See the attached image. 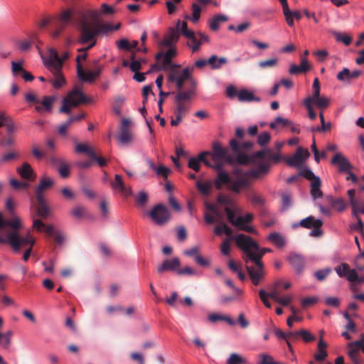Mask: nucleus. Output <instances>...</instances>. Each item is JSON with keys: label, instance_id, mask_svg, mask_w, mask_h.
Masks as SVG:
<instances>
[{"label": "nucleus", "instance_id": "f257e3e1", "mask_svg": "<svg viewBox=\"0 0 364 364\" xmlns=\"http://www.w3.org/2000/svg\"><path fill=\"white\" fill-rule=\"evenodd\" d=\"M282 159L285 160L279 153H273L270 149H262L250 156L239 154L237 157V163L241 164L251 163L255 165V167L247 171L235 169L234 171L235 177L234 178H231L227 171L218 167L219 171L214 181V185L218 190L225 187L226 190L235 194L248 192L253 179L259 178L269 172L271 166L270 161L278 163Z\"/></svg>", "mask_w": 364, "mask_h": 364}, {"label": "nucleus", "instance_id": "f03ea898", "mask_svg": "<svg viewBox=\"0 0 364 364\" xmlns=\"http://www.w3.org/2000/svg\"><path fill=\"white\" fill-rule=\"evenodd\" d=\"M23 225L21 218L17 215H13L11 219L4 220L1 213H0V242H7L15 251H19L21 248L29 245V247L23 254L24 261H27L31 253L32 246L36 240L28 232L25 236H21L18 230Z\"/></svg>", "mask_w": 364, "mask_h": 364}, {"label": "nucleus", "instance_id": "7ed1b4c3", "mask_svg": "<svg viewBox=\"0 0 364 364\" xmlns=\"http://www.w3.org/2000/svg\"><path fill=\"white\" fill-rule=\"evenodd\" d=\"M232 239L235 240L237 246L243 251L247 257H250L251 252H253V254L259 257L258 259L261 261L263 255L270 251V250L267 248L260 249L255 241L250 237L244 234L237 235L234 236Z\"/></svg>", "mask_w": 364, "mask_h": 364}, {"label": "nucleus", "instance_id": "20e7f679", "mask_svg": "<svg viewBox=\"0 0 364 364\" xmlns=\"http://www.w3.org/2000/svg\"><path fill=\"white\" fill-rule=\"evenodd\" d=\"M225 212L228 221L237 229L247 232L256 233L255 229L249 225L253 218L252 213H247L244 216H236L235 210L228 207L225 208Z\"/></svg>", "mask_w": 364, "mask_h": 364}, {"label": "nucleus", "instance_id": "39448f33", "mask_svg": "<svg viewBox=\"0 0 364 364\" xmlns=\"http://www.w3.org/2000/svg\"><path fill=\"white\" fill-rule=\"evenodd\" d=\"M177 28L181 31V33L189 40L188 45L191 47L193 52H196L200 49L202 43L209 41L208 36L199 32L198 35L200 38L198 39L195 33L187 28V23L185 21H177Z\"/></svg>", "mask_w": 364, "mask_h": 364}, {"label": "nucleus", "instance_id": "423d86ee", "mask_svg": "<svg viewBox=\"0 0 364 364\" xmlns=\"http://www.w3.org/2000/svg\"><path fill=\"white\" fill-rule=\"evenodd\" d=\"M258 259L259 257L253 254V252H251L250 257H247L246 256L245 257V262L246 263L248 262V260H250L255 264V266L247 265L246 269L252 284L255 286L259 284L265 274L264 265Z\"/></svg>", "mask_w": 364, "mask_h": 364}, {"label": "nucleus", "instance_id": "0eeeda50", "mask_svg": "<svg viewBox=\"0 0 364 364\" xmlns=\"http://www.w3.org/2000/svg\"><path fill=\"white\" fill-rule=\"evenodd\" d=\"M98 35L97 26L89 23L85 21L81 22V35L79 42L82 44L91 42L85 49H78V51H84L90 49L96 44V36Z\"/></svg>", "mask_w": 364, "mask_h": 364}, {"label": "nucleus", "instance_id": "6e6552de", "mask_svg": "<svg viewBox=\"0 0 364 364\" xmlns=\"http://www.w3.org/2000/svg\"><path fill=\"white\" fill-rule=\"evenodd\" d=\"M85 102H87V98L82 91L79 88H75L64 98L60 112L68 114L73 107H77Z\"/></svg>", "mask_w": 364, "mask_h": 364}, {"label": "nucleus", "instance_id": "1a4fd4ad", "mask_svg": "<svg viewBox=\"0 0 364 364\" xmlns=\"http://www.w3.org/2000/svg\"><path fill=\"white\" fill-rule=\"evenodd\" d=\"M346 354L353 364H360V352L364 353V336L346 344Z\"/></svg>", "mask_w": 364, "mask_h": 364}, {"label": "nucleus", "instance_id": "9d476101", "mask_svg": "<svg viewBox=\"0 0 364 364\" xmlns=\"http://www.w3.org/2000/svg\"><path fill=\"white\" fill-rule=\"evenodd\" d=\"M152 221L157 225H164L170 220V213L168 208L162 205H155L149 212Z\"/></svg>", "mask_w": 364, "mask_h": 364}, {"label": "nucleus", "instance_id": "9b49d317", "mask_svg": "<svg viewBox=\"0 0 364 364\" xmlns=\"http://www.w3.org/2000/svg\"><path fill=\"white\" fill-rule=\"evenodd\" d=\"M168 49L166 52H159L156 55V60L161 63L159 70H166L172 67H177L178 65L171 64L172 58L176 55V50L174 47H168Z\"/></svg>", "mask_w": 364, "mask_h": 364}, {"label": "nucleus", "instance_id": "f8f14e48", "mask_svg": "<svg viewBox=\"0 0 364 364\" xmlns=\"http://www.w3.org/2000/svg\"><path fill=\"white\" fill-rule=\"evenodd\" d=\"M176 67L170 68L171 72L168 77L170 82H175L178 89L181 90L183 87L184 82L188 79L190 76V70L188 68H184L183 70H178L175 69Z\"/></svg>", "mask_w": 364, "mask_h": 364}, {"label": "nucleus", "instance_id": "ddd939ff", "mask_svg": "<svg viewBox=\"0 0 364 364\" xmlns=\"http://www.w3.org/2000/svg\"><path fill=\"white\" fill-rule=\"evenodd\" d=\"M309 156L310 154L308 149L299 146L295 154L291 157L285 159V161L289 166L299 167Z\"/></svg>", "mask_w": 364, "mask_h": 364}, {"label": "nucleus", "instance_id": "4468645a", "mask_svg": "<svg viewBox=\"0 0 364 364\" xmlns=\"http://www.w3.org/2000/svg\"><path fill=\"white\" fill-rule=\"evenodd\" d=\"M131 122L127 119H123L122 120L120 132L117 136V139L122 145H127L132 143L133 140V134L131 130L129 129Z\"/></svg>", "mask_w": 364, "mask_h": 364}, {"label": "nucleus", "instance_id": "2eb2a0df", "mask_svg": "<svg viewBox=\"0 0 364 364\" xmlns=\"http://www.w3.org/2000/svg\"><path fill=\"white\" fill-rule=\"evenodd\" d=\"M101 73L100 68L91 70H84L80 64L77 65V75L80 80L84 82H92Z\"/></svg>", "mask_w": 364, "mask_h": 364}, {"label": "nucleus", "instance_id": "dca6fc26", "mask_svg": "<svg viewBox=\"0 0 364 364\" xmlns=\"http://www.w3.org/2000/svg\"><path fill=\"white\" fill-rule=\"evenodd\" d=\"M53 75L49 82L55 89H59L65 85L66 80L61 72L62 67H53L48 68Z\"/></svg>", "mask_w": 364, "mask_h": 364}, {"label": "nucleus", "instance_id": "f3484780", "mask_svg": "<svg viewBox=\"0 0 364 364\" xmlns=\"http://www.w3.org/2000/svg\"><path fill=\"white\" fill-rule=\"evenodd\" d=\"M179 32L181 33V31L177 27L170 28L164 39L160 42L159 48L162 49L164 47H174L175 43L178 41Z\"/></svg>", "mask_w": 364, "mask_h": 364}, {"label": "nucleus", "instance_id": "a211bd4d", "mask_svg": "<svg viewBox=\"0 0 364 364\" xmlns=\"http://www.w3.org/2000/svg\"><path fill=\"white\" fill-rule=\"evenodd\" d=\"M16 172L21 178L26 180L28 182H33L36 178V174L34 170L27 162H25L21 166L17 167Z\"/></svg>", "mask_w": 364, "mask_h": 364}, {"label": "nucleus", "instance_id": "6ab92c4d", "mask_svg": "<svg viewBox=\"0 0 364 364\" xmlns=\"http://www.w3.org/2000/svg\"><path fill=\"white\" fill-rule=\"evenodd\" d=\"M331 164L336 166L340 172H348L353 168L348 160L341 153H336L333 156Z\"/></svg>", "mask_w": 364, "mask_h": 364}, {"label": "nucleus", "instance_id": "aec40b11", "mask_svg": "<svg viewBox=\"0 0 364 364\" xmlns=\"http://www.w3.org/2000/svg\"><path fill=\"white\" fill-rule=\"evenodd\" d=\"M306 101L309 102L311 105H315L318 109L323 112V110L327 108L330 105V100L327 97L321 96L320 94H318L316 97H314V95H310L304 99Z\"/></svg>", "mask_w": 364, "mask_h": 364}, {"label": "nucleus", "instance_id": "412c9836", "mask_svg": "<svg viewBox=\"0 0 364 364\" xmlns=\"http://www.w3.org/2000/svg\"><path fill=\"white\" fill-rule=\"evenodd\" d=\"M225 282L232 289L233 294L232 296H221L220 302L222 304H228L230 301L238 300L240 297L242 296L243 291L241 289L236 287L230 279H225Z\"/></svg>", "mask_w": 364, "mask_h": 364}, {"label": "nucleus", "instance_id": "4be33fe9", "mask_svg": "<svg viewBox=\"0 0 364 364\" xmlns=\"http://www.w3.org/2000/svg\"><path fill=\"white\" fill-rule=\"evenodd\" d=\"M53 184L54 181L51 177L47 176L41 177L36 189V197L38 198L39 200H41L42 196H43V192L51 188Z\"/></svg>", "mask_w": 364, "mask_h": 364}, {"label": "nucleus", "instance_id": "5701e85b", "mask_svg": "<svg viewBox=\"0 0 364 364\" xmlns=\"http://www.w3.org/2000/svg\"><path fill=\"white\" fill-rule=\"evenodd\" d=\"M55 100V96H44L41 100H39L38 104L36 105L35 109L39 113L50 112Z\"/></svg>", "mask_w": 364, "mask_h": 364}, {"label": "nucleus", "instance_id": "b1692460", "mask_svg": "<svg viewBox=\"0 0 364 364\" xmlns=\"http://www.w3.org/2000/svg\"><path fill=\"white\" fill-rule=\"evenodd\" d=\"M111 186L113 190L120 193L123 196L127 197L132 194L131 188L127 187L123 183L122 176L116 174L114 176V181L111 183Z\"/></svg>", "mask_w": 364, "mask_h": 364}, {"label": "nucleus", "instance_id": "393cba45", "mask_svg": "<svg viewBox=\"0 0 364 364\" xmlns=\"http://www.w3.org/2000/svg\"><path fill=\"white\" fill-rule=\"evenodd\" d=\"M49 58L44 60V65L47 68L53 67H63V60L58 55L57 50L54 48L49 50Z\"/></svg>", "mask_w": 364, "mask_h": 364}, {"label": "nucleus", "instance_id": "a878e982", "mask_svg": "<svg viewBox=\"0 0 364 364\" xmlns=\"http://www.w3.org/2000/svg\"><path fill=\"white\" fill-rule=\"evenodd\" d=\"M180 264V261L176 257L171 259H166L161 265L157 267V270L160 273L164 271H178Z\"/></svg>", "mask_w": 364, "mask_h": 364}, {"label": "nucleus", "instance_id": "bb28decb", "mask_svg": "<svg viewBox=\"0 0 364 364\" xmlns=\"http://www.w3.org/2000/svg\"><path fill=\"white\" fill-rule=\"evenodd\" d=\"M210 154V152L204 151L200 153L197 158H191L188 161V167L195 171H198L200 168L201 161H203L207 166H210L209 162L205 159V157Z\"/></svg>", "mask_w": 364, "mask_h": 364}, {"label": "nucleus", "instance_id": "cd10ccee", "mask_svg": "<svg viewBox=\"0 0 364 364\" xmlns=\"http://www.w3.org/2000/svg\"><path fill=\"white\" fill-rule=\"evenodd\" d=\"M323 225V222L320 219H315L313 216H309L300 221L299 224L293 225L294 228H296L299 225L305 228H321Z\"/></svg>", "mask_w": 364, "mask_h": 364}, {"label": "nucleus", "instance_id": "c85d7f7f", "mask_svg": "<svg viewBox=\"0 0 364 364\" xmlns=\"http://www.w3.org/2000/svg\"><path fill=\"white\" fill-rule=\"evenodd\" d=\"M213 150L212 158L214 161L226 159L228 149L223 147L220 143L214 142L213 144Z\"/></svg>", "mask_w": 364, "mask_h": 364}, {"label": "nucleus", "instance_id": "c756f323", "mask_svg": "<svg viewBox=\"0 0 364 364\" xmlns=\"http://www.w3.org/2000/svg\"><path fill=\"white\" fill-rule=\"evenodd\" d=\"M326 348L327 344L321 338L318 343L317 353L314 355V358L316 361L321 362L326 358L328 355Z\"/></svg>", "mask_w": 364, "mask_h": 364}, {"label": "nucleus", "instance_id": "7c9ffc66", "mask_svg": "<svg viewBox=\"0 0 364 364\" xmlns=\"http://www.w3.org/2000/svg\"><path fill=\"white\" fill-rule=\"evenodd\" d=\"M361 74L360 70H353L350 72L348 68H343L338 74L337 75L338 80L341 81L345 80H350L351 79L358 77Z\"/></svg>", "mask_w": 364, "mask_h": 364}, {"label": "nucleus", "instance_id": "2f4dec72", "mask_svg": "<svg viewBox=\"0 0 364 364\" xmlns=\"http://www.w3.org/2000/svg\"><path fill=\"white\" fill-rule=\"evenodd\" d=\"M196 186L200 194L208 196L212 191L213 182L211 181H198Z\"/></svg>", "mask_w": 364, "mask_h": 364}, {"label": "nucleus", "instance_id": "473e14b6", "mask_svg": "<svg viewBox=\"0 0 364 364\" xmlns=\"http://www.w3.org/2000/svg\"><path fill=\"white\" fill-rule=\"evenodd\" d=\"M14 333L11 330H7L4 333L0 331V346L4 349H9L12 341Z\"/></svg>", "mask_w": 364, "mask_h": 364}, {"label": "nucleus", "instance_id": "72a5a7b5", "mask_svg": "<svg viewBox=\"0 0 364 364\" xmlns=\"http://www.w3.org/2000/svg\"><path fill=\"white\" fill-rule=\"evenodd\" d=\"M192 15L189 16L188 14L185 15L184 18L186 19L190 20L193 23H196L198 22L200 18L201 14V8L198 3H193L191 6Z\"/></svg>", "mask_w": 364, "mask_h": 364}, {"label": "nucleus", "instance_id": "f704fd0d", "mask_svg": "<svg viewBox=\"0 0 364 364\" xmlns=\"http://www.w3.org/2000/svg\"><path fill=\"white\" fill-rule=\"evenodd\" d=\"M347 280L352 283V284L364 283V274H359L355 269H350L347 275Z\"/></svg>", "mask_w": 364, "mask_h": 364}, {"label": "nucleus", "instance_id": "c9c22d12", "mask_svg": "<svg viewBox=\"0 0 364 364\" xmlns=\"http://www.w3.org/2000/svg\"><path fill=\"white\" fill-rule=\"evenodd\" d=\"M208 319L213 323L220 321H223L227 322L230 326H234L235 324V321L230 316L220 314H210L208 315Z\"/></svg>", "mask_w": 364, "mask_h": 364}, {"label": "nucleus", "instance_id": "e433bc0d", "mask_svg": "<svg viewBox=\"0 0 364 364\" xmlns=\"http://www.w3.org/2000/svg\"><path fill=\"white\" fill-rule=\"evenodd\" d=\"M321 181L320 178H316L314 181L311 182V196L313 199H317L322 197L323 193L321 190Z\"/></svg>", "mask_w": 364, "mask_h": 364}, {"label": "nucleus", "instance_id": "4c0bfd02", "mask_svg": "<svg viewBox=\"0 0 364 364\" xmlns=\"http://www.w3.org/2000/svg\"><path fill=\"white\" fill-rule=\"evenodd\" d=\"M228 19L227 16L225 14H218L214 16L209 21L210 28L213 31H218L220 28V23L227 21Z\"/></svg>", "mask_w": 364, "mask_h": 364}, {"label": "nucleus", "instance_id": "58836bf2", "mask_svg": "<svg viewBox=\"0 0 364 364\" xmlns=\"http://www.w3.org/2000/svg\"><path fill=\"white\" fill-rule=\"evenodd\" d=\"M208 65L213 70L219 69L224 64H226L228 60L225 57L218 58L217 55H213L208 59Z\"/></svg>", "mask_w": 364, "mask_h": 364}, {"label": "nucleus", "instance_id": "ea45409f", "mask_svg": "<svg viewBox=\"0 0 364 364\" xmlns=\"http://www.w3.org/2000/svg\"><path fill=\"white\" fill-rule=\"evenodd\" d=\"M291 266L297 271L301 272L304 267V259L299 255L293 254L289 257Z\"/></svg>", "mask_w": 364, "mask_h": 364}, {"label": "nucleus", "instance_id": "a19ab883", "mask_svg": "<svg viewBox=\"0 0 364 364\" xmlns=\"http://www.w3.org/2000/svg\"><path fill=\"white\" fill-rule=\"evenodd\" d=\"M238 100L240 102H252L257 101L259 102L260 99L259 97H255L254 94L246 89H242L238 92Z\"/></svg>", "mask_w": 364, "mask_h": 364}, {"label": "nucleus", "instance_id": "79ce46f5", "mask_svg": "<svg viewBox=\"0 0 364 364\" xmlns=\"http://www.w3.org/2000/svg\"><path fill=\"white\" fill-rule=\"evenodd\" d=\"M38 206L37 208V214L43 218L47 217L50 213V208L46 204L44 199V196H42V200H40L38 198H36Z\"/></svg>", "mask_w": 364, "mask_h": 364}, {"label": "nucleus", "instance_id": "37998d69", "mask_svg": "<svg viewBox=\"0 0 364 364\" xmlns=\"http://www.w3.org/2000/svg\"><path fill=\"white\" fill-rule=\"evenodd\" d=\"M226 364H248V360L238 353H232L226 360Z\"/></svg>", "mask_w": 364, "mask_h": 364}, {"label": "nucleus", "instance_id": "c03bdc74", "mask_svg": "<svg viewBox=\"0 0 364 364\" xmlns=\"http://www.w3.org/2000/svg\"><path fill=\"white\" fill-rule=\"evenodd\" d=\"M267 239L275 246L282 247L285 244L284 237L277 232H273L269 235Z\"/></svg>", "mask_w": 364, "mask_h": 364}, {"label": "nucleus", "instance_id": "a18cd8bd", "mask_svg": "<svg viewBox=\"0 0 364 364\" xmlns=\"http://www.w3.org/2000/svg\"><path fill=\"white\" fill-rule=\"evenodd\" d=\"M288 124H290V120L288 119L277 117L273 122H270L269 127L272 129H277L279 127H287Z\"/></svg>", "mask_w": 364, "mask_h": 364}, {"label": "nucleus", "instance_id": "49530a36", "mask_svg": "<svg viewBox=\"0 0 364 364\" xmlns=\"http://www.w3.org/2000/svg\"><path fill=\"white\" fill-rule=\"evenodd\" d=\"M193 95V91L178 92L176 95V101H179L182 103L190 105Z\"/></svg>", "mask_w": 364, "mask_h": 364}, {"label": "nucleus", "instance_id": "de8ad7c7", "mask_svg": "<svg viewBox=\"0 0 364 364\" xmlns=\"http://www.w3.org/2000/svg\"><path fill=\"white\" fill-rule=\"evenodd\" d=\"M75 150L77 153H85L90 157L94 156L95 152L87 144L78 143L76 144Z\"/></svg>", "mask_w": 364, "mask_h": 364}, {"label": "nucleus", "instance_id": "09e8293b", "mask_svg": "<svg viewBox=\"0 0 364 364\" xmlns=\"http://www.w3.org/2000/svg\"><path fill=\"white\" fill-rule=\"evenodd\" d=\"M120 24H117L115 26H112L110 23H105L100 26H97V31H98V34L104 33L106 34L109 32H112L113 31L118 30L119 28Z\"/></svg>", "mask_w": 364, "mask_h": 364}, {"label": "nucleus", "instance_id": "8fccbe9b", "mask_svg": "<svg viewBox=\"0 0 364 364\" xmlns=\"http://www.w3.org/2000/svg\"><path fill=\"white\" fill-rule=\"evenodd\" d=\"M333 34L337 41L341 42L346 46H349L352 42V37L348 33L334 32Z\"/></svg>", "mask_w": 364, "mask_h": 364}, {"label": "nucleus", "instance_id": "3c124183", "mask_svg": "<svg viewBox=\"0 0 364 364\" xmlns=\"http://www.w3.org/2000/svg\"><path fill=\"white\" fill-rule=\"evenodd\" d=\"M319 118L321 120V127H318L316 128H312V132H326L331 129V123L328 122L326 123V121L324 120V115L323 112L321 111L319 113Z\"/></svg>", "mask_w": 364, "mask_h": 364}, {"label": "nucleus", "instance_id": "603ef678", "mask_svg": "<svg viewBox=\"0 0 364 364\" xmlns=\"http://www.w3.org/2000/svg\"><path fill=\"white\" fill-rule=\"evenodd\" d=\"M72 16H73V14L70 10L63 11L59 16V21L60 22V26L65 27L71 21Z\"/></svg>", "mask_w": 364, "mask_h": 364}, {"label": "nucleus", "instance_id": "864d4df0", "mask_svg": "<svg viewBox=\"0 0 364 364\" xmlns=\"http://www.w3.org/2000/svg\"><path fill=\"white\" fill-rule=\"evenodd\" d=\"M36 38V33H32L31 34V39H28V40H24V41H20L18 43L17 46H18V48L21 50V51H26L28 50L32 43H33V41Z\"/></svg>", "mask_w": 364, "mask_h": 364}, {"label": "nucleus", "instance_id": "5fc2aeb1", "mask_svg": "<svg viewBox=\"0 0 364 364\" xmlns=\"http://www.w3.org/2000/svg\"><path fill=\"white\" fill-rule=\"evenodd\" d=\"M291 334L293 335V338L301 336L303 340L306 342H311L315 339V337L309 331L306 330H301L299 331L291 333Z\"/></svg>", "mask_w": 364, "mask_h": 364}, {"label": "nucleus", "instance_id": "6e6d98bb", "mask_svg": "<svg viewBox=\"0 0 364 364\" xmlns=\"http://www.w3.org/2000/svg\"><path fill=\"white\" fill-rule=\"evenodd\" d=\"M176 109L175 112V114H178L181 116H183L185 114H186L190 108V105L182 103L179 101H176Z\"/></svg>", "mask_w": 364, "mask_h": 364}, {"label": "nucleus", "instance_id": "4d7b16f0", "mask_svg": "<svg viewBox=\"0 0 364 364\" xmlns=\"http://www.w3.org/2000/svg\"><path fill=\"white\" fill-rule=\"evenodd\" d=\"M336 272L340 277H346L350 271L349 265L346 263H343L340 266L336 267Z\"/></svg>", "mask_w": 364, "mask_h": 364}, {"label": "nucleus", "instance_id": "13d9d810", "mask_svg": "<svg viewBox=\"0 0 364 364\" xmlns=\"http://www.w3.org/2000/svg\"><path fill=\"white\" fill-rule=\"evenodd\" d=\"M214 232L217 235H220L222 233H225L227 235H230L232 230L226 224L222 223L215 228Z\"/></svg>", "mask_w": 364, "mask_h": 364}, {"label": "nucleus", "instance_id": "bf43d9fd", "mask_svg": "<svg viewBox=\"0 0 364 364\" xmlns=\"http://www.w3.org/2000/svg\"><path fill=\"white\" fill-rule=\"evenodd\" d=\"M271 139V135L267 132H263L257 136V143L259 145L263 146L267 145Z\"/></svg>", "mask_w": 364, "mask_h": 364}, {"label": "nucleus", "instance_id": "052dcab7", "mask_svg": "<svg viewBox=\"0 0 364 364\" xmlns=\"http://www.w3.org/2000/svg\"><path fill=\"white\" fill-rule=\"evenodd\" d=\"M278 64V59L277 58H272L265 60L260 61L258 65L261 68H272L277 66Z\"/></svg>", "mask_w": 364, "mask_h": 364}, {"label": "nucleus", "instance_id": "680f3d73", "mask_svg": "<svg viewBox=\"0 0 364 364\" xmlns=\"http://www.w3.org/2000/svg\"><path fill=\"white\" fill-rule=\"evenodd\" d=\"M291 332H289V333H284L282 332V331L279 330V329H276L274 331V333L275 335L279 338H284V340H286L287 343V345L289 346V348L290 350H291V345L289 343V340L291 338H293V335L291 334Z\"/></svg>", "mask_w": 364, "mask_h": 364}, {"label": "nucleus", "instance_id": "e2e57ef3", "mask_svg": "<svg viewBox=\"0 0 364 364\" xmlns=\"http://www.w3.org/2000/svg\"><path fill=\"white\" fill-rule=\"evenodd\" d=\"M11 186L15 189H26L29 186V183L27 181H19L15 178L10 180Z\"/></svg>", "mask_w": 364, "mask_h": 364}, {"label": "nucleus", "instance_id": "0e129e2a", "mask_svg": "<svg viewBox=\"0 0 364 364\" xmlns=\"http://www.w3.org/2000/svg\"><path fill=\"white\" fill-rule=\"evenodd\" d=\"M259 356L261 360L258 364H280L279 363L275 362L273 357L267 353H262Z\"/></svg>", "mask_w": 364, "mask_h": 364}, {"label": "nucleus", "instance_id": "69168bd1", "mask_svg": "<svg viewBox=\"0 0 364 364\" xmlns=\"http://www.w3.org/2000/svg\"><path fill=\"white\" fill-rule=\"evenodd\" d=\"M85 213L86 209L84 207L80 205L75 207L71 211V215L77 219L82 218L85 215Z\"/></svg>", "mask_w": 364, "mask_h": 364}, {"label": "nucleus", "instance_id": "338daca9", "mask_svg": "<svg viewBox=\"0 0 364 364\" xmlns=\"http://www.w3.org/2000/svg\"><path fill=\"white\" fill-rule=\"evenodd\" d=\"M170 172H171L170 168H168L163 165H160V166H157V168L155 171V173L158 176H161L163 178L168 177Z\"/></svg>", "mask_w": 364, "mask_h": 364}, {"label": "nucleus", "instance_id": "774afa93", "mask_svg": "<svg viewBox=\"0 0 364 364\" xmlns=\"http://www.w3.org/2000/svg\"><path fill=\"white\" fill-rule=\"evenodd\" d=\"M356 268L361 271L364 269V252L359 254L355 260Z\"/></svg>", "mask_w": 364, "mask_h": 364}]
</instances>
